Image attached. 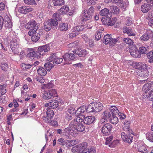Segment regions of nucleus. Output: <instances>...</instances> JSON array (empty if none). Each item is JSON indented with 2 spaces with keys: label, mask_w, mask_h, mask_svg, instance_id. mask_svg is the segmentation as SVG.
Wrapping results in <instances>:
<instances>
[{
  "label": "nucleus",
  "mask_w": 153,
  "mask_h": 153,
  "mask_svg": "<svg viewBox=\"0 0 153 153\" xmlns=\"http://www.w3.org/2000/svg\"><path fill=\"white\" fill-rule=\"evenodd\" d=\"M72 52L73 53H67L63 56L65 64H71V61L76 59V55L80 57H84L87 54L86 50L82 48L74 50Z\"/></svg>",
  "instance_id": "nucleus-1"
},
{
  "label": "nucleus",
  "mask_w": 153,
  "mask_h": 153,
  "mask_svg": "<svg viewBox=\"0 0 153 153\" xmlns=\"http://www.w3.org/2000/svg\"><path fill=\"white\" fill-rule=\"evenodd\" d=\"M48 46L45 45L39 47L37 50L33 51L28 53L27 56L29 57H33L39 58L42 56L44 54V53L47 52L49 50Z\"/></svg>",
  "instance_id": "nucleus-2"
},
{
  "label": "nucleus",
  "mask_w": 153,
  "mask_h": 153,
  "mask_svg": "<svg viewBox=\"0 0 153 153\" xmlns=\"http://www.w3.org/2000/svg\"><path fill=\"white\" fill-rule=\"evenodd\" d=\"M144 93L143 94V98L149 100L150 96L152 90H153V83L150 82L145 84L143 88Z\"/></svg>",
  "instance_id": "nucleus-3"
},
{
  "label": "nucleus",
  "mask_w": 153,
  "mask_h": 153,
  "mask_svg": "<svg viewBox=\"0 0 153 153\" xmlns=\"http://www.w3.org/2000/svg\"><path fill=\"white\" fill-rule=\"evenodd\" d=\"M58 24V22L56 20L53 19H49L44 24V29L47 31H49L52 27L54 29L56 28Z\"/></svg>",
  "instance_id": "nucleus-4"
},
{
  "label": "nucleus",
  "mask_w": 153,
  "mask_h": 153,
  "mask_svg": "<svg viewBox=\"0 0 153 153\" xmlns=\"http://www.w3.org/2000/svg\"><path fill=\"white\" fill-rule=\"evenodd\" d=\"M10 47L12 51L16 54H19L20 45L19 42L15 38H13L10 42Z\"/></svg>",
  "instance_id": "nucleus-5"
},
{
  "label": "nucleus",
  "mask_w": 153,
  "mask_h": 153,
  "mask_svg": "<svg viewBox=\"0 0 153 153\" xmlns=\"http://www.w3.org/2000/svg\"><path fill=\"white\" fill-rule=\"evenodd\" d=\"M121 135L122 140L128 143H130L132 142L134 136L132 133H128L127 135L124 132H122L121 133Z\"/></svg>",
  "instance_id": "nucleus-6"
},
{
  "label": "nucleus",
  "mask_w": 153,
  "mask_h": 153,
  "mask_svg": "<svg viewBox=\"0 0 153 153\" xmlns=\"http://www.w3.org/2000/svg\"><path fill=\"white\" fill-rule=\"evenodd\" d=\"M28 33L30 36L32 35L31 40L34 42L38 41L40 37V35L39 33V30L36 31L35 30H30Z\"/></svg>",
  "instance_id": "nucleus-7"
},
{
  "label": "nucleus",
  "mask_w": 153,
  "mask_h": 153,
  "mask_svg": "<svg viewBox=\"0 0 153 153\" xmlns=\"http://www.w3.org/2000/svg\"><path fill=\"white\" fill-rule=\"evenodd\" d=\"M11 17L7 14L4 16V19L5 21L4 26L6 29L9 31L12 30V22L11 20Z\"/></svg>",
  "instance_id": "nucleus-8"
},
{
  "label": "nucleus",
  "mask_w": 153,
  "mask_h": 153,
  "mask_svg": "<svg viewBox=\"0 0 153 153\" xmlns=\"http://www.w3.org/2000/svg\"><path fill=\"white\" fill-rule=\"evenodd\" d=\"M117 20L116 18H114L111 20V18L109 17H107L105 19L103 17L101 19L102 23L105 25L108 26H112L113 25Z\"/></svg>",
  "instance_id": "nucleus-9"
},
{
  "label": "nucleus",
  "mask_w": 153,
  "mask_h": 153,
  "mask_svg": "<svg viewBox=\"0 0 153 153\" xmlns=\"http://www.w3.org/2000/svg\"><path fill=\"white\" fill-rule=\"evenodd\" d=\"M112 126L110 123L104 124L102 128L101 132L104 136H107L109 135Z\"/></svg>",
  "instance_id": "nucleus-10"
},
{
  "label": "nucleus",
  "mask_w": 153,
  "mask_h": 153,
  "mask_svg": "<svg viewBox=\"0 0 153 153\" xmlns=\"http://www.w3.org/2000/svg\"><path fill=\"white\" fill-rule=\"evenodd\" d=\"M130 53L132 56L134 58H140L141 54L138 50L135 47L130 48L129 50Z\"/></svg>",
  "instance_id": "nucleus-11"
},
{
  "label": "nucleus",
  "mask_w": 153,
  "mask_h": 153,
  "mask_svg": "<svg viewBox=\"0 0 153 153\" xmlns=\"http://www.w3.org/2000/svg\"><path fill=\"white\" fill-rule=\"evenodd\" d=\"M73 126V127H71L70 124H69V127L74 129V131L76 130L80 132L83 131L85 128V126L82 123H78V124L74 125Z\"/></svg>",
  "instance_id": "nucleus-12"
},
{
  "label": "nucleus",
  "mask_w": 153,
  "mask_h": 153,
  "mask_svg": "<svg viewBox=\"0 0 153 153\" xmlns=\"http://www.w3.org/2000/svg\"><path fill=\"white\" fill-rule=\"evenodd\" d=\"M78 115V116L76 118L74 119L69 124H70L71 127H73V126H74V125L78 124V123H82V122L83 121V118H82L80 117L81 115Z\"/></svg>",
  "instance_id": "nucleus-13"
},
{
  "label": "nucleus",
  "mask_w": 153,
  "mask_h": 153,
  "mask_svg": "<svg viewBox=\"0 0 153 153\" xmlns=\"http://www.w3.org/2000/svg\"><path fill=\"white\" fill-rule=\"evenodd\" d=\"M95 120V117L93 116H88L85 117L83 119V122L86 124L89 125L92 123Z\"/></svg>",
  "instance_id": "nucleus-14"
},
{
  "label": "nucleus",
  "mask_w": 153,
  "mask_h": 153,
  "mask_svg": "<svg viewBox=\"0 0 153 153\" xmlns=\"http://www.w3.org/2000/svg\"><path fill=\"white\" fill-rule=\"evenodd\" d=\"M94 108L95 113H97L100 111L103 108L102 104L100 102H94Z\"/></svg>",
  "instance_id": "nucleus-15"
},
{
  "label": "nucleus",
  "mask_w": 153,
  "mask_h": 153,
  "mask_svg": "<svg viewBox=\"0 0 153 153\" xmlns=\"http://www.w3.org/2000/svg\"><path fill=\"white\" fill-rule=\"evenodd\" d=\"M123 30L124 33H127L129 36H134L135 35L132 29L130 27H124L123 28Z\"/></svg>",
  "instance_id": "nucleus-16"
},
{
  "label": "nucleus",
  "mask_w": 153,
  "mask_h": 153,
  "mask_svg": "<svg viewBox=\"0 0 153 153\" xmlns=\"http://www.w3.org/2000/svg\"><path fill=\"white\" fill-rule=\"evenodd\" d=\"M78 145L80 151V153L84 152L88 146V143L85 142L81 143Z\"/></svg>",
  "instance_id": "nucleus-17"
},
{
  "label": "nucleus",
  "mask_w": 153,
  "mask_h": 153,
  "mask_svg": "<svg viewBox=\"0 0 153 153\" xmlns=\"http://www.w3.org/2000/svg\"><path fill=\"white\" fill-rule=\"evenodd\" d=\"M149 30H147L146 32L140 37V39L143 41L148 40L150 38Z\"/></svg>",
  "instance_id": "nucleus-18"
},
{
  "label": "nucleus",
  "mask_w": 153,
  "mask_h": 153,
  "mask_svg": "<svg viewBox=\"0 0 153 153\" xmlns=\"http://www.w3.org/2000/svg\"><path fill=\"white\" fill-rule=\"evenodd\" d=\"M92 18V16L89 14L86 11H84L82 13L81 20L82 21H86L88 20H91Z\"/></svg>",
  "instance_id": "nucleus-19"
},
{
  "label": "nucleus",
  "mask_w": 153,
  "mask_h": 153,
  "mask_svg": "<svg viewBox=\"0 0 153 153\" xmlns=\"http://www.w3.org/2000/svg\"><path fill=\"white\" fill-rule=\"evenodd\" d=\"M123 130L128 133H132L133 131L129 127V123L128 121L125 122L123 126Z\"/></svg>",
  "instance_id": "nucleus-20"
},
{
  "label": "nucleus",
  "mask_w": 153,
  "mask_h": 153,
  "mask_svg": "<svg viewBox=\"0 0 153 153\" xmlns=\"http://www.w3.org/2000/svg\"><path fill=\"white\" fill-rule=\"evenodd\" d=\"M138 75L140 76L143 77H147L149 75V72L147 69L145 70H141L138 73Z\"/></svg>",
  "instance_id": "nucleus-21"
},
{
  "label": "nucleus",
  "mask_w": 153,
  "mask_h": 153,
  "mask_svg": "<svg viewBox=\"0 0 153 153\" xmlns=\"http://www.w3.org/2000/svg\"><path fill=\"white\" fill-rule=\"evenodd\" d=\"M150 9L151 6L148 4H144L141 7V10L143 13L148 12Z\"/></svg>",
  "instance_id": "nucleus-22"
},
{
  "label": "nucleus",
  "mask_w": 153,
  "mask_h": 153,
  "mask_svg": "<svg viewBox=\"0 0 153 153\" xmlns=\"http://www.w3.org/2000/svg\"><path fill=\"white\" fill-rule=\"evenodd\" d=\"M87 111V108L85 106H82L79 108L76 111V114L78 115H81V114Z\"/></svg>",
  "instance_id": "nucleus-23"
},
{
  "label": "nucleus",
  "mask_w": 153,
  "mask_h": 153,
  "mask_svg": "<svg viewBox=\"0 0 153 153\" xmlns=\"http://www.w3.org/2000/svg\"><path fill=\"white\" fill-rule=\"evenodd\" d=\"M68 25L65 23L61 22L59 24V29L60 31H64L68 29Z\"/></svg>",
  "instance_id": "nucleus-24"
},
{
  "label": "nucleus",
  "mask_w": 153,
  "mask_h": 153,
  "mask_svg": "<svg viewBox=\"0 0 153 153\" xmlns=\"http://www.w3.org/2000/svg\"><path fill=\"white\" fill-rule=\"evenodd\" d=\"M31 26L32 29L30 30H36V31H37L39 27V25L34 20H31Z\"/></svg>",
  "instance_id": "nucleus-25"
},
{
  "label": "nucleus",
  "mask_w": 153,
  "mask_h": 153,
  "mask_svg": "<svg viewBox=\"0 0 153 153\" xmlns=\"http://www.w3.org/2000/svg\"><path fill=\"white\" fill-rule=\"evenodd\" d=\"M38 74L41 76H45L47 74V71L44 68L40 67L37 70Z\"/></svg>",
  "instance_id": "nucleus-26"
},
{
  "label": "nucleus",
  "mask_w": 153,
  "mask_h": 153,
  "mask_svg": "<svg viewBox=\"0 0 153 153\" xmlns=\"http://www.w3.org/2000/svg\"><path fill=\"white\" fill-rule=\"evenodd\" d=\"M94 102L90 103L87 108V112L88 113L94 112L95 109L94 106Z\"/></svg>",
  "instance_id": "nucleus-27"
},
{
  "label": "nucleus",
  "mask_w": 153,
  "mask_h": 153,
  "mask_svg": "<svg viewBox=\"0 0 153 153\" xmlns=\"http://www.w3.org/2000/svg\"><path fill=\"white\" fill-rule=\"evenodd\" d=\"M69 8L67 6H64L61 7V8L59 10V12L61 13V14L62 15L66 13L69 10Z\"/></svg>",
  "instance_id": "nucleus-28"
},
{
  "label": "nucleus",
  "mask_w": 153,
  "mask_h": 153,
  "mask_svg": "<svg viewBox=\"0 0 153 153\" xmlns=\"http://www.w3.org/2000/svg\"><path fill=\"white\" fill-rule=\"evenodd\" d=\"M109 110L110 111V112L111 114L112 115H113L114 114H116L119 112L118 110L115 106H112L110 107L109 108Z\"/></svg>",
  "instance_id": "nucleus-29"
},
{
  "label": "nucleus",
  "mask_w": 153,
  "mask_h": 153,
  "mask_svg": "<svg viewBox=\"0 0 153 153\" xmlns=\"http://www.w3.org/2000/svg\"><path fill=\"white\" fill-rule=\"evenodd\" d=\"M50 107L52 108H56L59 106V103L56 100H52L50 102Z\"/></svg>",
  "instance_id": "nucleus-30"
},
{
  "label": "nucleus",
  "mask_w": 153,
  "mask_h": 153,
  "mask_svg": "<svg viewBox=\"0 0 153 153\" xmlns=\"http://www.w3.org/2000/svg\"><path fill=\"white\" fill-rule=\"evenodd\" d=\"M111 38V35L107 34L105 35L104 37V43L105 45L109 43Z\"/></svg>",
  "instance_id": "nucleus-31"
},
{
  "label": "nucleus",
  "mask_w": 153,
  "mask_h": 153,
  "mask_svg": "<svg viewBox=\"0 0 153 153\" xmlns=\"http://www.w3.org/2000/svg\"><path fill=\"white\" fill-rule=\"evenodd\" d=\"M62 15L60 12H57L53 14V17L57 21H60L62 19Z\"/></svg>",
  "instance_id": "nucleus-32"
},
{
  "label": "nucleus",
  "mask_w": 153,
  "mask_h": 153,
  "mask_svg": "<svg viewBox=\"0 0 153 153\" xmlns=\"http://www.w3.org/2000/svg\"><path fill=\"white\" fill-rule=\"evenodd\" d=\"M111 11L114 13L117 14L119 13L120 10L117 6H111L110 7Z\"/></svg>",
  "instance_id": "nucleus-33"
},
{
  "label": "nucleus",
  "mask_w": 153,
  "mask_h": 153,
  "mask_svg": "<svg viewBox=\"0 0 153 153\" xmlns=\"http://www.w3.org/2000/svg\"><path fill=\"white\" fill-rule=\"evenodd\" d=\"M43 119V120L46 123H51V124L53 125H56L57 124V123L56 121H51V119H50L49 117H46L45 116H43L42 117Z\"/></svg>",
  "instance_id": "nucleus-34"
},
{
  "label": "nucleus",
  "mask_w": 153,
  "mask_h": 153,
  "mask_svg": "<svg viewBox=\"0 0 153 153\" xmlns=\"http://www.w3.org/2000/svg\"><path fill=\"white\" fill-rule=\"evenodd\" d=\"M109 13L108 9L105 8L102 10L100 12L99 14L101 16H107Z\"/></svg>",
  "instance_id": "nucleus-35"
},
{
  "label": "nucleus",
  "mask_w": 153,
  "mask_h": 153,
  "mask_svg": "<svg viewBox=\"0 0 153 153\" xmlns=\"http://www.w3.org/2000/svg\"><path fill=\"white\" fill-rule=\"evenodd\" d=\"M54 66V65L53 64L50 62L45 63L44 65L45 68L48 71H50Z\"/></svg>",
  "instance_id": "nucleus-36"
},
{
  "label": "nucleus",
  "mask_w": 153,
  "mask_h": 153,
  "mask_svg": "<svg viewBox=\"0 0 153 153\" xmlns=\"http://www.w3.org/2000/svg\"><path fill=\"white\" fill-rule=\"evenodd\" d=\"M112 116L109 120H110L111 123L112 124H116L118 121V118L113 115H112Z\"/></svg>",
  "instance_id": "nucleus-37"
},
{
  "label": "nucleus",
  "mask_w": 153,
  "mask_h": 153,
  "mask_svg": "<svg viewBox=\"0 0 153 153\" xmlns=\"http://www.w3.org/2000/svg\"><path fill=\"white\" fill-rule=\"evenodd\" d=\"M103 117H104L105 119H106L107 120L108 119L109 120L112 115V114L111 112L108 111H105L104 112H103Z\"/></svg>",
  "instance_id": "nucleus-38"
},
{
  "label": "nucleus",
  "mask_w": 153,
  "mask_h": 153,
  "mask_svg": "<svg viewBox=\"0 0 153 153\" xmlns=\"http://www.w3.org/2000/svg\"><path fill=\"white\" fill-rule=\"evenodd\" d=\"M147 57L149 59V62L153 63V51H151L147 54Z\"/></svg>",
  "instance_id": "nucleus-39"
},
{
  "label": "nucleus",
  "mask_w": 153,
  "mask_h": 153,
  "mask_svg": "<svg viewBox=\"0 0 153 153\" xmlns=\"http://www.w3.org/2000/svg\"><path fill=\"white\" fill-rule=\"evenodd\" d=\"M47 116L48 117H49L51 119L54 115V113L53 111L51 109H48L46 112Z\"/></svg>",
  "instance_id": "nucleus-40"
},
{
  "label": "nucleus",
  "mask_w": 153,
  "mask_h": 153,
  "mask_svg": "<svg viewBox=\"0 0 153 153\" xmlns=\"http://www.w3.org/2000/svg\"><path fill=\"white\" fill-rule=\"evenodd\" d=\"M56 57V54H53L49 57L48 59V60L49 62L54 64Z\"/></svg>",
  "instance_id": "nucleus-41"
},
{
  "label": "nucleus",
  "mask_w": 153,
  "mask_h": 153,
  "mask_svg": "<svg viewBox=\"0 0 153 153\" xmlns=\"http://www.w3.org/2000/svg\"><path fill=\"white\" fill-rule=\"evenodd\" d=\"M31 66L32 65L26 64L24 63H22L21 65V68L22 69L24 70L30 68Z\"/></svg>",
  "instance_id": "nucleus-42"
},
{
  "label": "nucleus",
  "mask_w": 153,
  "mask_h": 153,
  "mask_svg": "<svg viewBox=\"0 0 153 153\" xmlns=\"http://www.w3.org/2000/svg\"><path fill=\"white\" fill-rule=\"evenodd\" d=\"M146 138L149 141L153 142V133L148 132L146 134Z\"/></svg>",
  "instance_id": "nucleus-43"
},
{
  "label": "nucleus",
  "mask_w": 153,
  "mask_h": 153,
  "mask_svg": "<svg viewBox=\"0 0 153 153\" xmlns=\"http://www.w3.org/2000/svg\"><path fill=\"white\" fill-rule=\"evenodd\" d=\"M64 0H56L53 3L55 6H60L63 5L64 3Z\"/></svg>",
  "instance_id": "nucleus-44"
},
{
  "label": "nucleus",
  "mask_w": 153,
  "mask_h": 153,
  "mask_svg": "<svg viewBox=\"0 0 153 153\" xmlns=\"http://www.w3.org/2000/svg\"><path fill=\"white\" fill-rule=\"evenodd\" d=\"M24 2L27 4L31 5H36V4L34 0H24Z\"/></svg>",
  "instance_id": "nucleus-45"
},
{
  "label": "nucleus",
  "mask_w": 153,
  "mask_h": 153,
  "mask_svg": "<svg viewBox=\"0 0 153 153\" xmlns=\"http://www.w3.org/2000/svg\"><path fill=\"white\" fill-rule=\"evenodd\" d=\"M5 86V85H4L0 86V93L1 95L4 94L6 92V90Z\"/></svg>",
  "instance_id": "nucleus-46"
},
{
  "label": "nucleus",
  "mask_w": 153,
  "mask_h": 153,
  "mask_svg": "<svg viewBox=\"0 0 153 153\" xmlns=\"http://www.w3.org/2000/svg\"><path fill=\"white\" fill-rule=\"evenodd\" d=\"M102 32H101L100 31H97L96 32L95 35V38L97 40H100L101 37L102 36L103 34Z\"/></svg>",
  "instance_id": "nucleus-47"
},
{
  "label": "nucleus",
  "mask_w": 153,
  "mask_h": 153,
  "mask_svg": "<svg viewBox=\"0 0 153 153\" xmlns=\"http://www.w3.org/2000/svg\"><path fill=\"white\" fill-rule=\"evenodd\" d=\"M50 95H51L52 98L54 97H56L57 96L56 92L55 90L51 89L49 91Z\"/></svg>",
  "instance_id": "nucleus-48"
},
{
  "label": "nucleus",
  "mask_w": 153,
  "mask_h": 153,
  "mask_svg": "<svg viewBox=\"0 0 153 153\" xmlns=\"http://www.w3.org/2000/svg\"><path fill=\"white\" fill-rule=\"evenodd\" d=\"M1 67L2 70L4 71H7L9 69L8 65L6 63H2Z\"/></svg>",
  "instance_id": "nucleus-49"
},
{
  "label": "nucleus",
  "mask_w": 153,
  "mask_h": 153,
  "mask_svg": "<svg viewBox=\"0 0 153 153\" xmlns=\"http://www.w3.org/2000/svg\"><path fill=\"white\" fill-rule=\"evenodd\" d=\"M78 145L73 147L71 149V151L73 153H80V151Z\"/></svg>",
  "instance_id": "nucleus-50"
},
{
  "label": "nucleus",
  "mask_w": 153,
  "mask_h": 153,
  "mask_svg": "<svg viewBox=\"0 0 153 153\" xmlns=\"http://www.w3.org/2000/svg\"><path fill=\"white\" fill-rule=\"evenodd\" d=\"M85 11L92 16L94 12V8L93 6H91L88 10H86Z\"/></svg>",
  "instance_id": "nucleus-51"
},
{
  "label": "nucleus",
  "mask_w": 153,
  "mask_h": 153,
  "mask_svg": "<svg viewBox=\"0 0 153 153\" xmlns=\"http://www.w3.org/2000/svg\"><path fill=\"white\" fill-rule=\"evenodd\" d=\"M123 40L124 43L128 44H131L133 43V42L132 40L129 38H123Z\"/></svg>",
  "instance_id": "nucleus-52"
},
{
  "label": "nucleus",
  "mask_w": 153,
  "mask_h": 153,
  "mask_svg": "<svg viewBox=\"0 0 153 153\" xmlns=\"http://www.w3.org/2000/svg\"><path fill=\"white\" fill-rule=\"evenodd\" d=\"M84 27L83 26H76L74 28V30H75L74 32H78L79 33V32L82 31L83 30Z\"/></svg>",
  "instance_id": "nucleus-53"
},
{
  "label": "nucleus",
  "mask_w": 153,
  "mask_h": 153,
  "mask_svg": "<svg viewBox=\"0 0 153 153\" xmlns=\"http://www.w3.org/2000/svg\"><path fill=\"white\" fill-rule=\"evenodd\" d=\"M71 131H74V129L73 128H70L69 126L68 127L64 129V130L65 134H66L69 133Z\"/></svg>",
  "instance_id": "nucleus-54"
},
{
  "label": "nucleus",
  "mask_w": 153,
  "mask_h": 153,
  "mask_svg": "<svg viewBox=\"0 0 153 153\" xmlns=\"http://www.w3.org/2000/svg\"><path fill=\"white\" fill-rule=\"evenodd\" d=\"M139 52L141 53H146L147 49L145 47H141L139 49Z\"/></svg>",
  "instance_id": "nucleus-55"
},
{
  "label": "nucleus",
  "mask_w": 153,
  "mask_h": 153,
  "mask_svg": "<svg viewBox=\"0 0 153 153\" xmlns=\"http://www.w3.org/2000/svg\"><path fill=\"white\" fill-rule=\"evenodd\" d=\"M92 24L91 23L89 22L87 23L85 25L83 26L84 27L83 30L87 29H91L92 27Z\"/></svg>",
  "instance_id": "nucleus-56"
},
{
  "label": "nucleus",
  "mask_w": 153,
  "mask_h": 153,
  "mask_svg": "<svg viewBox=\"0 0 153 153\" xmlns=\"http://www.w3.org/2000/svg\"><path fill=\"white\" fill-rule=\"evenodd\" d=\"M68 112L70 114L72 115L76 114V111L75 109L73 107H70L68 110Z\"/></svg>",
  "instance_id": "nucleus-57"
},
{
  "label": "nucleus",
  "mask_w": 153,
  "mask_h": 153,
  "mask_svg": "<svg viewBox=\"0 0 153 153\" xmlns=\"http://www.w3.org/2000/svg\"><path fill=\"white\" fill-rule=\"evenodd\" d=\"M36 79L37 81L41 83H43L45 82L44 79L42 76H37Z\"/></svg>",
  "instance_id": "nucleus-58"
},
{
  "label": "nucleus",
  "mask_w": 153,
  "mask_h": 153,
  "mask_svg": "<svg viewBox=\"0 0 153 153\" xmlns=\"http://www.w3.org/2000/svg\"><path fill=\"white\" fill-rule=\"evenodd\" d=\"M65 120L67 121H69L72 119V117L71 114H70L66 113L65 116Z\"/></svg>",
  "instance_id": "nucleus-59"
},
{
  "label": "nucleus",
  "mask_w": 153,
  "mask_h": 153,
  "mask_svg": "<svg viewBox=\"0 0 153 153\" xmlns=\"http://www.w3.org/2000/svg\"><path fill=\"white\" fill-rule=\"evenodd\" d=\"M65 142L64 140L62 138H59L57 140V143L60 144L62 146H63L65 144Z\"/></svg>",
  "instance_id": "nucleus-60"
},
{
  "label": "nucleus",
  "mask_w": 153,
  "mask_h": 153,
  "mask_svg": "<svg viewBox=\"0 0 153 153\" xmlns=\"http://www.w3.org/2000/svg\"><path fill=\"white\" fill-rule=\"evenodd\" d=\"M117 39H112L111 38L109 44L110 46H113L117 42Z\"/></svg>",
  "instance_id": "nucleus-61"
},
{
  "label": "nucleus",
  "mask_w": 153,
  "mask_h": 153,
  "mask_svg": "<svg viewBox=\"0 0 153 153\" xmlns=\"http://www.w3.org/2000/svg\"><path fill=\"white\" fill-rule=\"evenodd\" d=\"M44 86L45 88L49 89L53 87L54 86V85L52 82H50L47 84H44Z\"/></svg>",
  "instance_id": "nucleus-62"
},
{
  "label": "nucleus",
  "mask_w": 153,
  "mask_h": 153,
  "mask_svg": "<svg viewBox=\"0 0 153 153\" xmlns=\"http://www.w3.org/2000/svg\"><path fill=\"white\" fill-rule=\"evenodd\" d=\"M78 44L77 42H74L71 43L68 45V47L69 48H75L77 46Z\"/></svg>",
  "instance_id": "nucleus-63"
},
{
  "label": "nucleus",
  "mask_w": 153,
  "mask_h": 153,
  "mask_svg": "<svg viewBox=\"0 0 153 153\" xmlns=\"http://www.w3.org/2000/svg\"><path fill=\"white\" fill-rule=\"evenodd\" d=\"M153 17V12L152 11L149 12L146 16V19L148 20Z\"/></svg>",
  "instance_id": "nucleus-64"
}]
</instances>
